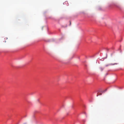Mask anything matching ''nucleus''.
I'll list each match as a JSON object with an SVG mask.
<instances>
[{"instance_id": "nucleus-1", "label": "nucleus", "mask_w": 124, "mask_h": 124, "mask_svg": "<svg viewBox=\"0 0 124 124\" xmlns=\"http://www.w3.org/2000/svg\"><path fill=\"white\" fill-rule=\"evenodd\" d=\"M118 64V63L117 62H115L113 63H111L109 64H107L105 65V66L107 67L109 65H117Z\"/></svg>"}, {"instance_id": "nucleus-4", "label": "nucleus", "mask_w": 124, "mask_h": 124, "mask_svg": "<svg viewBox=\"0 0 124 124\" xmlns=\"http://www.w3.org/2000/svg\"><path fill=\"white\" fill-rule=\"evenodd\" d=\"M107 90V89H106L105 90H104V91H102V93H104V92H105Z\"/></svg>"}, {"instance_id": "nucleus-3", "label": "nucleus", "mask_w": 124, "mask_h": 124, "mask_svg": "<svg viewBox=\"0 0 124 124\" xmlns=\"http://www.w3.org/2000/svg\"><path fill=\"white\" fill-rule=\"evenodd\" d=\"M102 94L101 93H99V94L98 95H97V96H98V95H102Z\"/></svg>"}, {"instance_id": "nucleus-2", "label": "nucleus", "mask_w": 124, "mask_h": 124, "mask_svg": "<svg viewBox=\"0 0 124 124\" xmlns=\"http://www.w3.org/2000/svg\"><path fill=\"white\" fill-rule=\"evenodd\" d=\"M100 69L101 71H102L103 70V68H100Z\"/></svg>"}, {"instance_id": "nucleus-7", "label": "nucleus", "mask_w": 124, "mask_h": 124, "mask_svg": "<svg viewBox=\"0 0 124 124\" xmlns=\"http://www.w3.org/2000/svg\"><path fill=\"white\" fill-rule=\"evenodd\" d=\"M26 124V123H25L24 124Z\"/></svg>"}, {"instance_id": "nucleus-6", "label": "nucleus", "mask_w": 124, "mask_h": 124, "mask_svg": "<svg viewBox=\"0 0 124 124\" xmlns=\"http://www.w3.org/2000/svg\"><path fill=\"white\" fill-rule=\"evenodd\" d=\"M71 24V22H70V24Z\"/></svg>"}, {"instance_id": "nucleus-5", "label": "nucleus", "mask_w": 124, "mask_h": 124, "mask_svg": "<svg viewBox=\"0 0 124 124\" xmlns=\"http://www.w3.org/2000/svg\"><path fill=\"white\" fill-rule=\"evenodd\" d=\"M115 60H112V62H113L114 61H115Z\"/></svg>"}]
</instances>
